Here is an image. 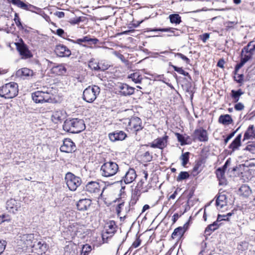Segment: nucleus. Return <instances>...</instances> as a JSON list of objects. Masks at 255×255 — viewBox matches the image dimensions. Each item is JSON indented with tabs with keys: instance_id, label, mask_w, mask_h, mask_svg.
<instances>
[{
	"instance_id": "25",
	"label": "nucleus",
	"mask_w": 255,
	"mask_h": 255,
	"mask_svg": "<svg viewBox=\"0 0 255 255\" xmlns=\"http://www.w3.org/2000/svg\"><path fill=\"white\" fill-rule=\"evenodd\" d=\"M51 71L52 73L57 75H64L66 72V68L63 64H58L51 66Z\"/></svg>"
},
{
	"instance_id": "50",
	"label": "nucleus",
	"mask_w": 255,
	"mask_h": 255,
	"mask_svg": "<svg viewBox=\"0 0 255 255\" xmlns=\"http://www.w3.org/2000/svg\"><path fill=\"white\" fill-rule=\"evenodd\" d=\"M6 245V242L5 241H0V255H1L4 251Z\"/></svg>"
},
{
	"instance_id": "28",
	"label": "nucleus",
	"mask_w": 255,
	"mask_h": 255,
	"mask_svg": "<svg viewBox=\"0 0 255 255\" xmlns=\"http://www.w3.org/2000/svg\"><path fill=\"white\" fill-rule=\"evenodd\" d=\"M241 138H242V134L240 133L237 135V136L235 138V139L232 141V142L229 145V148L231 149L233 151L238 149V148L241 145Z\"/></svg>"
},
{
	"instance_id": "54",
	"label": "nucleus",
	"mask_w": 255,
	"mask_h": 255,
	"mask_svg": "<svg viewBox=\"0 0 255 255\" xmlns=\"http://www.w3.org/2000/svg\"><path fill=\"white\" fill-rule=\"evenodd\" d=\"M228 221V218H227V216L219 215L216 220L218 223L221 221Z\"/></svg>"
},
{
	"instance_id": "38",
	"label": "nucleus",
	"mask_w": 255,
	"mask_h": 255,
	"mask_svg": "<svg viewBox=\"0 0 255 255\" xmlns=\"http://www.w3.org/2000/svg\"><path fill=\"white\" fill-rule=\"evenodd\" d=\"M140 191L138 190H134L132 194L131 199L129 203V205H134L137 201L138 200L140 196Z\"/></svg>"
},
{
	"instance_id": "39",
	"label": "nucleus",
	"mask_w": 255,
	"mask_h": 255,
	"mask_svg": "<svg viewBox=\"0 0 255 255\" xmlns=\"http://www.w3.org/2000/svg\"><path fill=\"white\" fill-rule=\"evenodd\" d=\"M172 67L173 68V69L174 70V71H175L176 72H178V73H179L180 74H182V75H183L184 76H186L188 77V78L190 80H191V77L190 76V75L189 74V73L188 72L185 71L182 69V68L178 67H177L176 66H174V65H172Z\"/></svg>"
},
{
	"instance_id": "48",
	"label": "nucleus",
	"mask_w": 255,
	"mask_h": 255,
	"mask_svg": "<svg viewBox=\"0 0 255 255\" xmlns=\"http://www.w3.org/2000/svg\"><path fill=\"white\" fill-rule=\"evenodd\" d=\"M176 135L178 139V140L181 142V145H184L186 143L184 139V137L182 134L177 133L176 134Z\"/></svg>"
},
{
	"instance_id": "18",
	"label": "nucleus",
	"mask_w": 255,
	"mask_h": 255,
	"mask_svg": "<svg viewBox=\"0 0 255 255\" xmlns=\"http://www.w3.org/2000/svg\"><path fill=\"white\" fill-rule=\"evenodd\" d=\"M110 139L112 141L123 140L127 137L126 133L122 130H117L109 134Z\"/></svg>"
},
{
	"instance_id": "44",
	"label": "nucleus",
	"mask_w": 255,
	"mask_h": 255,
	"mask_svg": "<svg viewBox=\"0 0 255 255\" xmlns=\"http://www.w3.org/2000/svg\"><path fill=\"white\" fill-rule=\"evenodd\" d=\"M174 29L172 28H154V29H149L148 31H162V32H170L172 33H174Z\"/></svg>"
},
{
	"instance_id": "37",
	"label": "nucleus",
	"mask_w": 255,
	"mask_h": 255,
	"mask_svg": "<svg viewBox=\"0 0 255 255\" xmlns=\"http://www.w3.org/2000/svg\"><path fill=\"white\" fill-rule=\"evenodd\" d=\"M128 78L131 79V80L135 83H140L142 80V78L138 72L131 74L128 76Z\"/></svg>"
},
{
	"instance_id": "8",
	"label": "nucleus",
	"mask_w": 255,
	"mask_h": 255,
	"mask_svg": "<svg viewBox=\"0 0 255 255\" xmlns=\"http://www.w3.org/2000/svg\"><path fill=\"white\" fill-rule=\"evenodd\" d=\"M141 119L137 117H134L128 120L127 128L131 132H136L143 128Z\"/></svg>"
},
{
	"instance_id": "42",
	"label": "nucleus",
	"mask_w": 255,
	"mask_h": 255,
	"mask_svg": "<svg viewBox=\"0 0 255 255\" xmlns=\"http://www.w3.org/2000/svg\"><path fill=\"white\" fill-rule=\"evenodd\" d=\"M16 25L18 27L19 29H23V26L21 22L20 19L19 17L18 14L17 13H15L14 17L13 19Z\"/></svg>"
},
{
	"instance_id": "47",
	"label": "nucleus",
	"mask_w": 255,
	"mask_h": 255,
	"mask_svg": "<svg viewBox=\"0 0 255 255\" xmlns=\"http://www.w3.org/2000/svg\"><path fill=\"white\" fill-rule=\"evenodd\" d=\"M89 67L93 70H97L100 69L99 65L93 60H90L89 63Z\"/></svg>"
},
{
	"instance_id": "41",
	"label": "nucleus",
	"mask_w": 255,
	"mask_h": 255,
	"mask_svg": "<svg viewBox=\"0 0 255 255\" xmlns=\"http://www.w3.org/2000/svg\"><path fill=\"white\" fill-rule=\"evenodd\" d=\"M189 152H186L183 153L180 157V159L182 160V165L184 166L187 164L189 161Z\"/></svg>"
},
{
	"instance_id": "51",
	"label": "nucleus",
	"mask_w": 255,
	"mask_h": 255,
	"mask_svg": "<svg viewBox=\"0 0 255 255\" xmlns=\"http://www.w3.org/2000/svg\"><path fill=\"white\" fill-rule=\"evenodd\" d=\"M234 108L237 111H242L244 110L245 106L242 103H238L235 105Z\"/></svg>"
},
{
	"instance_id": "30",
	"label": "nucleus",
	"mask_w": 255,
	"mask_h": 255,
	"mask_svg": "<svg viewBox=\"0 0 255 255\" xmlns=\"http://www.w3.org/2000/svg\"><path fill=\"white\" fill-rule=\"evenodd\" d=\"M33 248H34L36 250L38 251L39 253L41 254L42 253H44L46 250V244L44 243H42L41 242L37 241H34L33 243Z\"/></svg>"
},
{
	"instance_id": "40",
	"label": "nucleus",
	"mask_w": 255,
	"mask_h": 255,
	"mask_svg": "<svg viewBox=\"0 0 255 255\" xmlns=\"http://www.w3.org/2000/svg\"><path fill=\"white\" fill-rule=\"evenodd\" d=\"M189 177V174L188 172L186 171H181L180 172L178 176L177 177L176 180L177 181H180L183 180H185L188 178Z\"/></svg>"
},
{
	"instance_id": "52",
	"label": "nucleus",
	"mask_w": 255,
	"mask_h": 255,
	"mask_svg": "<svg viewBox=\"0 0 255 255\" xmlns=\"http://www.w3.org/2000/svg\"><path fill=\"white\" fill-rule=\"evenodd\" d=\"M238 129H237L236 130L232 132V133H231L230 134H229L228 136L226 137V139H225V140H224V142H225V144H226L228 141L230 140L231 138H232L235 135V134L236 133V132H237V131L238 130Z\"/></svg>"
},
{
	"instance_id": "35",
	"label": "nucleus",
	"mask_w": 255,
	"mask_h": 255,
	"mask_svg": "<svg viewBox=\"0 0 255 255\" xmlns=\"http://www.w3.org/2000/svg\"><path fill=\"white\" fill-rule=\"evenodd\" d=\"M106 233L108 234H114L116 232V224L114 221H110L107 224Z\"/></svg>"
},
{
	"instance_id": "55",
	"label": "nucleus",
	"mask_w": 255,
	"mask_h": 255,
	"mask_svg": "<svg viewBox=\"0 0 255 255\" xmlns=\"http://www.w3.org/2000/svg\"><path fill=\"white\" fill-rule=\"evenodd\" d=\"M243 75L240 74L237 76V77H234L235 80L237 81V82L239 83H242L243 81Z\"/></svg>"
},
{
	"instance_id": "23",
	"label": "nucleus",
	"mask_w": 255,
	"mask_h": 255,
	"mask_svg": "<svg viewBox=\"0 0 255 255\" xmlns=\"http://www.w3.org/2000/svg\"><path fill=\"white\" fill-rule=\"evenodd\" d=\"M65 118V113L62 111H55L52 113L51 118L53 122L55 124L61 122Z\"/></svg>"
},
{
	"instance_id": "43",
	"label": "nucleus",
	"mask_w": 255,
	"mask_h": 255,
	"mask_svg": "<svg viewBox=\"0 0 255 255\" xmlns=\"http://www.w3.org/2000/svg\"><path fill=\"white\" fill-rule=\"evenodd\" d=\"M202 170L201 164L199 162L197 163L194 166L192 173L194 176H196Z\"/></svg>"
},
{
	"instance_id": "15",
	"label": "nucleus",
	"mask_w": 255,
	"mask_h": 255,
	"mask_svg": "<svg viewBox=\"0 0 255 255\" xmlns=\"http://www.w3.org/2000/svg\"><path fill=\"white\" fill-rule=\"evenodd\" d=\"M10 2L22 9L32 11L35 7L28 2H24L21 0H10Z\"/></svg>"
},
{
	"instance_id": "13",
	"label": "nucleus",
	"mask_w": 255,
	"mask_h": 255,
	"mask_svg": "<svg viewBox=\"0 0 255 255\" xmlns=\"http://www.w3.org/2000/svg\"><path fill=\"white\" fill-rule=\"evenodd\" d=\"M76 149L75 143L70 138H65L60 148L61 151L66 153H71L75 151Z\"/></svg>"
},
{
	"instance_id": "56",
	"label": "nucleus",
	"mask_w": 255,
	"mask_h": 255,
	"mask_svg": "<svg viewBox=\"0 0 255 255\" xmlns=\"http://www.w3.org/2000/svg\"><path fill=\"white\" fill-rule=\"evenodd\" d=\"M141 244V240L139 238H137L136 240L132 243V246L134 248L138 247Z\"/></svg>"
},
{
	"instance_id": "62",
	"label": "nucleus",
	"mask_w": 255,
	"mask_h": 255,
	"mask_svg": "<svg viewBox=\"0 0 255 255\" xmlns=\"http://www.w3.org/2000/svg\"><path fill=\"white\" fill-rule=\"evenodd\" d=\"M144 157H145L146 160L148 161H150L152 158V156L150 155L149 151H146L144 153Z\"/></svg>"
},
{
	"instance_id": "59",
	"label": "nucleus",
	"mask_w": 255,
	"mask_h": 255,
	"mask_svg": "<svg viewBox=\"0 0 255 255\" xmlns=\"http://www.w3.org/2000/svg\"><path fill=\"white\" fill-rule=\"evenodd\" d=\"M54 14L59 18H63L65 16V13L63 11H56L54 13Z\"/></svg>"
},
{
	"instance_id": "49",
	"label": "nucleus",
	"mask_w": 255,
	"mask_h": 255,
	"mask_svg": "<svg viewBox=\"0 0 255 255\" xmlns=\"http://www.w3.org/2000/svg\"><path fill=\"white\" fill-rule=\"evenodd\" d=\"M178 56L180 58H181L182 60H184L186 61V62L187 63H189V62H190V60L189 58H188L186 56H185V55H184L183 54H182V53H175V56Z\"/></svg>"
},
{
	"instance_id": "32",
	"label": "nucleus",
	"mask_w": 255,
	"mask_h": 255,
	"mask_svg": "<svg viewBox=\"0 0 255 255\" xmlns=\"http://www.w3.org/2000/svg\"><path fill=\"white\" fill-rule=\"evenodd\" d=\"M251 193L252 190L248 185H243L239 189V194L245 197H249Z\"/></svg>"
},
{
	"instance_id": "14",
	"label": "nucleus",
	"mask_w": 255,
	"mask_h": 255,
	"mask_svg": "<svg viewBox=\"0 0 255 255\" xmlns=\"http://www.w3.org/2000/svg\"><path fill=\"white\" fill-rule=\"evenodd\" d=\"M55 52L59 57H69L71 54L70 49L63 44L57 45L55 48Z\"/></svg>"
},
{
	"instance_id": "61",
	"label": "nucleus",
	"mask_w": 255,
	"mask_h": 255,
	"mask_svg": "<svg viewBox=\"0 0 255 255\" xmlns=\"http://www.w3.org/2000/svg\"><path fill=\"white\" fill-rule=\"evenodd\" d=\"M69 40L73 43H76L79 44H80L81 42H83V38H79L77 39L76 40H74L72 39H69Z\"/></svg>"
},
{
	"instance_id": "2",
	"label": "nucleus",
	"mask_w": 255,
	"mask_h": 255,
	"mask_svg": "<svg viewBox=\"0 0 255 255\" xmlns=\"http://www.w3.org/2000/svg\"><path fill=\"white\" fill-rule=\"evenodd\" d=\"M18 86L17 83L9 82L0 88V96L5 99H12L17 95Z\"/></svg>"
},
{
	"instance_id": "64",
	"label": "nucleus",
	"mask_w": 255,
	"mask_h": 255,
	"mask_svg": "<svg viewBox=\"0 0 255 255\" xmlns=\"http://www.w3.org/2000/svg\"><path fill=\"white\" fill-rule=\"evenodd\" d=\"M244 65V64L243 63H242L241 61V62L237 64L235 67V72H236L239 69H240L243 65Z\"/></svg>"
},
{
	"instance_id": "33",
	"label": "nucleus",
	"mask_w": 255,
	"mask_h": 255,
	"mask_svg": "<svg viewBox=\"0 0 255 255\" xmlns=\"http://www.w3.org/2000/svg\"><path fill=\"white\" fill-rule=\"evenodd\" d=\"M244 94V92L241 89H239L237 91L232 90L231 91V96L233 100L234 103H237L240 98V97Z\"/></svg>"
},
{
	"instance_id": "4",
	"label": "nucleus",
	"mask_w": 255,
	"mask_h": 255,
	"mask_svg": "<svg viewBox=\"0 0 255 255\" xmlns=\"http://www.w3.org/2000/svg\"><path fill=\"white\" fill-rule=\"evenodd\" d=\"M52 88H47L46 90H40L32 94V98L34 102L42 103L49 102L51 100Z\"/></svg>"
},
{
	"instance_id": "10",
	"label": "nucleus",
	"mask_w": 255,
	"mask_h": 255,
	"mask_svg": "<svg viewBox=\"0 0 255 255\" xmlns=\"http://www.w3.org/2000/svg\"><path fill=\"white\" fill-rule=\"evenodd\" d=\"M193 140L201 142H206L208 140V136L207 131L203 128H199L194 130L192 134Z\"/></svg>"
},
{
	"instance_id": "31",
	"label": "nucleus",
	"mask_w": 255,
	"mask_h": 255,
	"mask_svg": "<svg viewBox=\"0 0 255 255\" xmlns=\"http://www.w3.org/2000/svg\"><path fill=\"white\" fill-rule=\"evenodd\" d=\"M220 226V224H218V222L216 221L213 224L208 225L206 227L205 233L206 235H210L213 232L218 229Z\"/></svg>"
},
{
	"instance_id": "12",
	"label": "nucleus",
	"mask_w": 255,
	"mask_h": 255,
	"mask_svg": "<svg viewBox=\"0 0 255 255\" xmlns=\"http://www.w3.org/2000/svg\"><path fill=\"white\" fill-rule=\"evenodd\" d=\"M168 139V136L166 135L157 138L150 143V146L154 148L163 149L167 146Z\"/></svg>"
},
{
	"instance_id": "27",
	"label": "nucleus",
	"mask_w": 255,
	"mask_h": 255,
	"mask_svg": "<svg viewBox=\"0 0 255 255\" xmlns=\"http://www.w3.org/2000/svg\"><path fill=\"white\" fill-rule=\"evenodd\" d=\"M216 205L217 207L222 209L227 205V197L225 194H220L217 198Z\"/></svg>"
},
{
	"instance_id": "46",
	"label": "nucleus",
	"mask_w": 255,
	"mask_h": 255,
	"mask_svg": "<svg viewBox=\"0 0 255 255\" xmlns=\"http://www.w3.org/2000/svg\"><path fill=\"white\" fill-rule=\"evenodd\" d=\"M244 150L249 151L253 154H255V144L251 143L248 144L244 149Z\"/></svg>"
},
{
	"instance_id": "6",
	"label": "nucleus",
	"mask_w": 255,
	"mask_h": 255,
	"mask_svg": "<svg viewBox=\"0 0 255 255\" xmlns=\"http://www.w3.org/2000/svg\"><path fill=\"white\" fill-rule=\"evenodd\" d=\"M19 238L17 244L22 249H27L33 247V243L35 240L34 234H24L20 236Z\"/></svg>"
},
{
	"instance_id": "17",
	"label": "nucleus",
	"mask_w": 255,
	"mask_h": 255,
	"mask_svg": "<svg viewBox=\"0 0 255 255\" xmlns=\"http://www.w3.org/2000/svg\"><path fill=\"white\" fill-rule=\"evenodd\" d=\"M81 229H82V227L76 223L69 225L65 232L73 238L76 236L78 233L81 232Z\"/></svg>"
},
{
	"instance_id": "29",
	"label": "nucleus",
	"mask_w": 255,
	"mask_h": 255,
	"mask_svg": "<svg viewBox=\"0 0 255 255\" xmlns=\"http://www.w3.org/2000/svg\"><path fill=\"white\" fill-rule=\"evenodd\" d=\"M219 123L224 125H229L233 123L231 116L228 114L221 115L218 120Z\"/></svg>"
},
{
	"instance_id": "20",
	"label": "nucleus",
	"mask_w": 255,
	"mask_h": 255,
	"mask_svg": "<svg viewBox=\"0 0 255 255\" xmlns=\"http://www.w3.org/2000/svg\"><path fill=\"white\" fill-rule=\"evenodd\" d=\"M33 75V71L27 68L20 69L16 72V76L20 78H28L32 77Z\"/></svg>"
},
{
	"instance_id": "21",
	"label": "nucleus",
	"mask_w": 255,
	"mask_h": 255,
	"mask_svg": "<svg viewBox=\"0 0 255 255\" xmlns=\"http://www.w3.org/2000/svg\"><path fill=\"white\" fill-rule=\"evenodd\" d=\"M91 203V200L89 199H81L78 202L77 207L79 210H86L90 206Z\"/></svg>"
},
{
	"instance_id": "58",
	"label": "nucleus",
	"mask_w": 255,
	"mask_h": 255,
	"mask_svg": "<svg viewBox=\"0 0 255 255\" xmlns=\"http://www.w3.org/2000/svg\"><path fill=\"white\" fill-rule=\"evenodd\" d=\"M209 38V34L205 33L201 36V39L203 42H206L207 39Z\"/></svg>"
},
{
	"instance_id": "60",
	"label": "nucleus",
	"mask_w": 255,
	"mask_h": 255,
	"mask_svg": "<svg viewBox=\"0 0 255 255\" xmlns=\"http://www.w3.org/2000/svg\"><path fill=\"white\" fill-rule=\"evenodd\" d=\"M56 34L60 37H63V35L65 34V32L62 29L59 28L56 30Z\"/></svg>"
},
{
	"instance_id": "5",
	"label": "nucleus",
	"mask_w": 255,
	"mask_h": 255,
	"mask_svg": "<svg viewBox=\"0 0 255 255\" xmlns=\"http://www.w3.org/2000/svg\"><path fill=\"white\" fill-rule=\"evenodd\" d=\"M100 92V89L97 86H89L83 92V99L88 103H92L96 99Z\"/></svg>"
},
{
	"instance_id": "36",
	"label": "nucleus",
	"mask_w": 255,
	"mask_h": 255,
	"mask_svg": "<svg viewBox=\"0 0 255 255\" xmlns=\"http://www.w3.org/2000/svg\"><path fill=\"white\" fill-rule=\"evenodd\" d=\"M170 21L172 23H175L176 24H179L181 22V17L178 14H170L169 16Z\"/></svg>"
},
{
	"instance_id": "7",
	"label": "nucleus",
	"mask_w": 255,
	"mask_h": 255,
	"mask_svg": "<svg viewBox=\"0 0 255 255\" xmlns=\"http://www.w3.org/2000/svg\"><path fill=\"white\" fill-rule=\"evenodd\" d=\"M66 184L71 191H75L81 183L80 178L69 172L66 174L65 178Z\"/></svg>"
},
{
	"instance_id": "1",
	"label": "nucleus",
	"mask_w": 255,
	"mask_h": 255,
	"mask_svg": "<svg viewBox=\"0 0 255 255\" xmlns=\"http://www.w3.org/2000/svg\"><path fill=\"white\" fill-rule=\"evenodd\" d=\"M63 129L71 133H79L83 130L85 125L83 120L79 119H67L63 125Z\"/></svg>"
},
{
	"instance_id": "3",
	"label": "nucleus",
	"mask_w": 255,
	"mask_h": 255,
	"mask_svg": "<svg viewBox=\"0 0 255 255\" xmlns=\"http://www.w3.org/2000/svg\"><path fill=\"white\" fill-rule=\"evenodd\" d=\"M119 168L116 162L111 160L106 161L101 166V174L105 177H110L117 173Z\"/></svg>"
},
{
	"instance_id": "9",
	"label": "nucleus",
	"mask_w": 255,
	"mask_h": 255,
	"mask_svg": "<svg viewBox=\"0 0 255 255\" xmlns=\"http://www.w3.org/2000/svg\"><path fill=\"white\" fill-rule=\"evenodd\" d=\"M101 186L99 182L96 181L89 182L85 187V190L92 194L98 195L99 197H102L105 188L102 190V192L100 193Z\"/></svg>"
},
{
	"instance_id": "19",
	"label": "nucleus",
	"mask_w": 255,
	"mask_h": 255,
	"mask_svg": "<svg viewBox=\"0 0 255 255\" xmlns=\"http://www.w3.org/2000/svg\"><path fill=\"white\" fill-rule=\"evenodd\" d=\"M120 92L124 96L131 95L134 93V88L126 84H121L119 86Z\"/></svg>"
},
{
	"instance_id": "45",
	"label": "nucleus",
	"mask_w": 255,
	"mask_h": 255,
	"mask_svg": "<svg viewBox=\"0 0 255 255\" xmlns=\"http://www.w3.org/2000/svg\"><path fill=\"white\" fill-rule=\"evenodd\" d=\"M92 250L91 247L87 244L83 245L81 254L83 255H87Z\"/></svg>"
},
{
	"instance_id": "57",
	"label": "nucleus",
	"mask_w": 255,
	"mask_h": 255,
	"mask_svg": "<svg viewBox=\"0 0 255 255\" xmlns=\"http://www.w3.org/2000/svg\"><path fill=\"white\" fill-rule=\"evenodd\" d=\"M124 206V202L119 204L117 208L116 211L118 215H120V212L122 211L123 206Z\"/></svg>"
},
{
	"instance_id": "63",
	"label": "nucleus",
	"mask_w": 255,
	"mask_h": 255,
	"mask_svg": "<svg viewBox=\"0 0 255 255\" xmlns=\"http://www.w3.org/2000/svg\"><path fill=\"white\" fill-rule=\"evenodd\" d=\"M115 55L119 58L122 61H125V57L122 54H120L119 53L116 52Z\"/></svg>"
},
{
	"instance_id": "26",
	"label": "nucleus",
	"mask_w": 255,
	"mask_h": 255,
	"mask_svg": "<svg viewBox=\"0 0 255 255\" xmlns=\"http://www.w3.org/2000/svg\"><path fill=\"white\" fill-rule=\"evenodd\" d=\"M255 137V128L254 125H250L246 131L243 140L253 139Z\"/></svg>"
},
{
	"instance_id": "53",
	"label": "nucleus",
	"mask_w": 255,
	"mask_h": 255,
	"mask_svg": "<svg viewBox=\"0 0 255 255\" xmlns=\"http://www.w3.org/2000/svg\"><path fill=\"white\" fill-rule=\"evenodd\" d=\"M251 54L250 55H245L244 57L242 58L241 61L245 64L248 61H249L251 59Z\"/></svg>"
},
{
	"instance_id": "16",
	"label": "nucleus",
	"mask_w": 255,
	"mask_h": 255,
	"mask_svg": "<svg viewBox=\"0 0 255 255\" xmlns=\"http://www.w3.org/2000/svg\"><path fill=\"white\" fill-rule=\"evenodd\" d=\"M136 176L135 171L132 168H129L123 177L122 181L126 184H129L135 179Z\"/></svg>"
},
{
	"instance_id": "22",
	"label": "nucleus",
	"mask_w": 255,
	"mask_h": 255,
	"mask_svg": "<svg viewBox=\"0 0 255 255\" xmlns=\"http://www.w3.org/2000/svg\"><path fill=\"white\" fill-rule=\"evenodd\" d=\"M228 161L226 162L223 168H219L216 170V173L217 177L219 180L220 184H224L226 182L225 178V169L227 167Z\"/></svg>"
},
{
	"instance_id": "11",
	"label": "nucleus",
	"mask_w": 255,
	"mask_h": 255,
	"mask_svg": "<svg viewBox=\"0 0 255 255\" xmlns=\"http://www.w3.org/2000/svg\"><path fill=\"white\" fill-rule=\"evenodd\" d=\"M21 207V202L15 200L14 199H10L6 203V208L8 211L13 214H15L20 210Z\"/></svg>"
},
{
	"instance_id": "24",
	"label": "nucleus",
	"mask_w": 255,
	"mask_h": 255,
	"mask_svg": "<svg viewBox=\"0 0 255 255\" xmlns=\"http://www.w3.org/2000/svg\"><path fill=\"white\" fill-rule=\"evenodd\" d=\"M17 48L22 58L27 59L32 56L30 52L25 45L19 44Z\"/></svg>"
},
{
	"instance_id": "34",
	"label": "nucleus",
	"mask_w": 255,
	"mask_h": 255,
	"mask_svg": "<svg viewBox=\"0 0 255 255\" xmlns=\"http://www.w3.org/2000/svg\"><path fill=\"white\" fill-rule=\"evenodd\" d=\"M184 229L181 227L176 228L173 233L172 234V237L173 239L179 238L184 233Z\"/></svg>"
}]
</instances>
